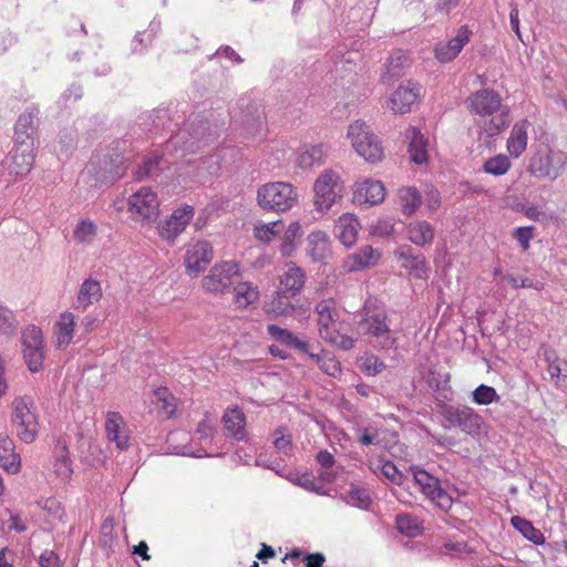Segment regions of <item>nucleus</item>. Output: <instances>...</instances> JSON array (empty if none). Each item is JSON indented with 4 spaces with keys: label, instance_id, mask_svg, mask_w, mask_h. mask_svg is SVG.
Listing matches in <instances>:
<instances>
[{
    "label": "nucleus",
    "instance_id": "obj_1",
    "mask_svg": "<svg viewBox=\"0 0 567 567\" xmlns=\"http://www.w3.org/2000/svg\"><path fill=\"white\" fill-rule=\"evenodd\" d=\"M315 312L318 317L319 334L324 341L342 350L354 347L355 339L344 332L342 313L336 299L320 300L315 306Z\"/></svg>",
    "mask_w": 567,
    "mask_h": 567
},
{
    "label": "nucleus",
    "instance_id": "obj_2",
    "mask_svg": "<svg viewBox=\"0 0 567 567\" xmlns=\"http://www.w3.org/2000/svg\"><path fill=\"white\" fill-rule=\"evenodd\" d=\"M471 113L480 116H491L501 110V114L491 118L484 130L488 136L498 135L509 123L508 107H502L501 95L492 89H482L472 93L467 99Z\"/></svg>",
    "mask_w": 567,
    "mask_h": 567
},
{
    "label": "nucleus",
    "instance_id": "obj_3",
    "mask_svg": "<svg viewBox=\"0 0 567 567\" xmlns=\"http://www.w3.org/2000/svg\"><path fill=\"white\" fill-rule=\"evenodd\" d=\"M362 319L359 322L363 333L373 338L382 349H392L396 346L398 338L389 324L388 313L384 308L368 300L362 309Z\"/></svg>",
    "mask_w": 567,
    "mask_h": 567
},
{
    "label": "nucleus",
    "instance_id": "obj_4",
    "mask_svg": "<svg viewBox=\"0 0 567 567\" xmlns=\"http://www.w3.org/2000/svg\"><path fill=\"white\" fill-rule=\"evenodd\" d=\"M297 188L288 182H270L257 190L258 205L270 212L286 213L298 203Z\"/></svg>",
    "mask_w": 567,
    "mask_h": 567
},
{
    "label": "nucleus",
    "instance_id": "obj_5",
    "mask_svg": "<svg viewBox=\"0 0 567 567\" xmlns=\"http://www.w3.org/2000/svg\"><path fill=\"white\" fill-rule=\"evenodd\" d=\"M344 184L339 173L324 169L313 183V206L320 214L328 213L342 198Z\"/></svg>",
    "mask_w": 567,
    "mask_h": 567
},
{
    "label": "nucleus",
    "instance_id": "obj_6",
    "mask_svg": "<svg viewBox=\"0 0 567 567\" xmlns=\"http://www.w3.org/2000/svg\"><path fill=\"white\" fill-rule=\"evenodd\" d=\"M12 423L17 435L24 443H32L39 434V414L31 396L16 398L12 402Z\"/></svg>",
    "mask_w": 567,
    "mask_h": 567
},
{
    "label": "nucleus",
    "instance_id": "obj_7",
    "mask_svg": "<svg viewBox=\"0 0 567 567\" xmlns=\"http://www.w3.org/2000/svg\"><path fill=\"white\" fill-rule=\"evenodd\" d=\"M216 430V416L206 411L195 429L194 439L187 445H184L179 453L198 458L219 456L220 453L216 452L213 444Z\"/></svg>",
    "mask_w": 567,
    "mask_h": 567
},
{
    "label": "nucleus",
    "instance_id": "obj_8",
    "mask_svg": "<svg viewBox=\"0 0 567 567\" xmlns=\"http://www.w3.org/2000/svg\"><path fill=\"white\" fill-rule=\"evenodd\" d=\"M348 137L358 155L367 162L377 163L383 157V147L371 127L363 121L357 120L349 125Z\"/></svg>",
    "mask_w": 567,
    "mask_h": 567
},
{
    "label": "nucleus",
    "instance_id": "obj_9",
    "mask_svg": "<svg viewBox=\"0 0 567 567\" xmlns=\"http://www.w3.org/2000/svg\"><path fill=\"white\" fill-rule=\"evenodd\" d=\"M34 159L35 147H31V144H13L12 150L1 163L2 175L8 177V184L27 176L33 167Z\"/></svg>",
    "mask_w": 567,
    "mask_h": 567
},
{
    "label": "nucleus",
    "instance_id": "obj_10",
    "mask_svg": "<svg viewBox=\"0 0 567 567\" xmlns=\"http://www.w3.org/2000/svg\"><path fill=\"white\" fill-rule=\"evenodd\" d=\"M240 279V269L237 262L223 261L213 266L208 275L203 278V289L209 293L221 295L228 292Z\"/></svg>",
    "mask_w": 567,
    "mask_h": 567
},
{
    "label": "nucleus",
    "instance_id": "obj_11",
    "mask_svg": "<svg viewBox=\"0 0 567 567\" xmlns=\"http://www.w3.org/2000/svg\"><path fill=\"white\" fill-rule=\"evenodd\" d=\"M567 165V155L561 151L548 150L536 153L529 162L528 172L538 178L555 181Z\"/></svg>",
    "mask_w": 567,
    "mask_h": 567
},
{
    "label": "nucleus",
    "instance_id": "obj_12",
    "mask_svg": "<svg viewBox=\"0 0 567 567\" xmlns=\"http://www.w3.org/2000/svg\"><path fill=\"white\" fill-rule=\"evenodd\" d=\"M22 353L28 369L35 373L43 369L44 340L42 330L34 326H27L21 333Z\"/></svg>",
    "mask_w": 567,
    "mask_h": 567
},
{
    "label": "nucleus",
    "instance_id": "obj_13",
    "mask_svg": "<svg viewBox=\"0 0 567 567\" xmlns=\"http://www.w3.org/2000/svg\"><path fill=\"white\" fill-rule=\"evenodd\" d=\"M128 212L135 220H155L159 213L157 194L150 187H141L130 196Z\"/></svg>",
    "mask_w": 567,
    "mask_h": 567
},
{
    "label": "nucleus",
    "instance_id": "obj_14",
    "mask_svg": "<svg viewBox=\"0 0 567 567\" xmlns=\"http://www.w3.org/2000/svg\"><path fill=\"white\" fill-rule=\"evenodd\" d=\"M413 482L435 506L443 511L451 508L453 499L449 493L441 487L436 477L424 470L417 468L413 471Z\"/></svg>",
    "mask_w": 567,
    "mask_h": 567
},
{
    "label": "nucleus",
    "instance_id": "obj_15",
    "mask_svg": "<svg viewBox=\"0 0 567 567\" xmlns=\"http://www.w3.org/2000/svg\"><path fill=\"white\" fill-rule=\"evenodd\" d=\"M213 247L207 240L190 241L185 248L184 265L189 276L196 277L213 260Z\"/></svg>",
    "mask_w": 567,
    "mask_h": 567
},
{
    "label": "nucleus",
    "instance_id": "obj_16",
    "mask_svg": "<svg viewBox=\"0 0 567 567\" xmlns=\"http://www.w3.org/2000/svg\"><path fill=\"white\" fill-rule=\"evenodd\" d=\"M194 217V207L182 205L174 209L172 215L159 226L158 235L163 240L173 244L175 239L186 229Z\"/></svg>",
    "mask_w": 567,
    "mask_h": 567
},
{
    "label": "nucleus",
    "instance_id": "obj_17",
    "mask_svg": "<svg viewBox=\"0 0 567 567\" xmlns=\"http://www.w3.org/2000/svg\"><path fill=\"white\" fill-rule=\"evenodd\" d=\"M105 435L111 443L115 444L118 451H127L131 441V430L117 411H107L104 423Z\"/></svg>",
    "mask_w": 567,
    "mask_h": 567
},
{
    "label": "nucleus",
    "instance_id": "obj_18",
    "mask_svg": "<svg viewBox=\"0 0 567 567\" xmlns=\"http://www.w3.org/2000/svg\"><path fill=\"white\" fill-rule=\"evenodd\" d=\"M400 267L414 279L425 280L429 277V266L424 255L416 254L409 245H402L394 251Z\"/></svg>",
    "mask_w": 567,
    "mask_h": 567
},
{
    "label": "nucleus",
    "instance_id": "obj_19",
    "mask_svg": "<svg viewBox=\"0 0 567 567\" xmlns=\"http://www.w3.org/2000/svg\"><path fill=\"white\" fill-rule=\"evenodd\" d=\"M39 110L34 106L28 107L17 120L14 125L13 144L24 145L31 144L35 147L38 131Z\"/></svg>",
    "mask_w": 567,
    "mask_h": 567
},
{
    "label": "nucleus",
    "instance_id": "obj_20",
    "mask_svg": "<svg viewBox=\"0 0 567 567\" xmlns=\"http://www.w3.org/2000/svg\"><path fill=\"white\" fill-rule=\"evenodd\" d=\"M445 420L467 434H476L481 430L482 417L468 406H449L444 411Z\"/></svg>",
    "mask_w": 567,
    "mask_h": 567
},
{
    "label": "nucleus",
    "instance_id": "obj_21",
    "mask_svg": "<svg viewBox=\"0 0 567 567\" xmlns=\"http://www.w3.org/2000/svg\"><path fill=\"white\" fill-rule=\"evenodd\" d=\"M421 86L412 81L401 84L390 96L388 106L396 114L411 111L413 104L420 99Z\"/></svg>",
    "mask_w": 567,
    "mask_h": 567
},
{
    "label": "nucleus",
    "instance_id": "obj_22",
    "mask_svg": "<svg viewBox=\"0 0 567 567\" xmlns=\"http://www.w3.org/2000/svg\"><path fill=\"white\" fill-rule=\"evenodd\" d=\"M306 278V272L301 267L292 261L287 262L278 278V293L296 297L302 291Z\"/></svg>",
    "mask_w": 567,
    "mask_h": 567
},
{
    "label": "nucleus",
    "instance_id": "obj_23",
    "mask_svg": "<svg viewBox=\"0 0 567 567\" xmlns=\"http://www.w3.org/2000/svg\"><path fill=\"white\" fill-rule=\"evenodd\" d=\"M472 31L467 25H462L454 38L446 43H437L434 49L435 58L442 62L447 63L453 61L462 51V49L470 42Z\"/></svg>",
    "mask_w": 567,
    "mask_h": 567
},
{
    "label": "nucleus",
    "instance_id": "obj_24",
    "mask_svg": "<svg viewBox=\"0 0 567 567\" xmlns=\"http://www.w3.org/2000/svg\"><path fill=\"white\" fill-rule=\"evenodd\" d=\"M75 324V316L71 311H63L59 315L53 326L54 343L58 349L64 350L72 343Z\"/></svg>",
    "mask_w": 567,
    "mask_h": 567
},
{
    "label": "nucleus",
    "instance_id": "obj_25",
    "mask_svg": "<svg viewBox=\"0 0 567 567\" xmlns=\"http://www.w3.org/2000/svg\"><path fill=\"white\" fill-rule=\"evenodd\" d=\"M353 197L359 204L377 205L383 202L385 188L382 182L368 178L357 183Z\"/></svg>",
    "mask_w": 567,
    "mask_h": 567
},
{
    "label": "nucleus",
    "instance_id": "obj_26",
    "mask_svg": "<svg viewBox=\"0 0 567 567\" xmlns=\"http://www.w3.org/2000/svg\"><path fill=\"white\" fill-rule=\"evenodd\" d=\"M188 123H185L183 128L169 137L165 144V153L177 152L181 150L185 152H195L199 147L200 133L195 130L193 133L188 132Z\"/></svg>",
    "mask_w": 567,
    "mask_h": 567
},
{
    "label": "nucleus",
    "instance_id": "obj_27",
    "mask_svg": "<svg viewBox=\"0 0 567 567\" xmlns=\"http://www.w3.org/2000/svg\"><path fill=\"white\" fill-rule=\"evenodd\" d=\"M529 126L530 123L526 118L519 120L513 125L506 142V148L511 157L518 158L526 151Z\"/></svg>",
    "mask_w": 567,
    "mask_h": 567
},
{
    "label": "nucleus",
    "instance_id": "obj_28",
    "mask_svg": "<svg viewBox=\"0 0 567 567\" xmlns=\"http://www.w3.org/2000/svg\"><path fill=\"white\" fill-rule=\"evenodd\" d=\"M221 420L228 434L236 441L247 439L246 415L241 409L236 405L227 408Z\"/></svg>",
    "mask_w": 567,
    "mask_h": 567
},
{
    "label": "nucleus",
    "instance_id": "obj_29",
    "mask_svg": "<svg viewBox=\"0 0 567 567\" xmlns=\"http://www.w3.org/2000/svg\"><path fill=\"white\" fill-rule=\"evenodd\" d=\"M360 223L355 215L347 213L341 215L334 225V234L347 247H351L358 238Z\"/></svg>",
    "mask_w": 567,
    "mask_h": 567
},
{
    "label": "nucleus",
    "instance_id": "obj_30",
    "mask_svg": "<svg viewBox=\"0 0 567 567\" xmlns=\"http://www.w3.org/2000/svg\"><path fill=\"white\" fill-rule=\"evenodd\" d=\"M103 296L100 281L86 278L80 286L76 295L75 309L85 311L90 306L99 302Z\"/></svg>",
    "mask_w": 567,
    "mask_h": 567
},
{
    "label": "nucleus",
    "instance_id": "obj_31",
    "mask_svg": "<svg viewBox=\"0 0 567 567\" xmlns=\"http://www.w3.org/2000/svg\"><path fill=\"white\" fill-rule=\"evenodd\" d=\"M405 136L410 141L409 143V156L410 159L415 164H424L427 162V140L424 135L414 126H410L405 131Z\"/></svg>",
    "mask_w": 567,
    "mask_h": 567
},
{
    "label": "nucleus",
    "instance_id": "obj_32",
    "mask_svg": "<svg viewBox=\"0 0 567 567\" xmlns=\"http://www.w3.org/2000/svg\"><path fill=\"white\" fill-rule=\"evenodd\" d=\"M410 59L405 51L395 50L386 59L384 71L381 74L383 83H392L401 76L402 70L409 65Z\"/></svg>",
    "mask_w": 567,
    "mask_h": 567
},
{
    "label": "nucleus",
    "instance_id": "obj_33",
    "mask_svg": "<svg viewBox=\"0 0 567 567\" xmlns=\"http://www.w3.org/2000/svg\"><path fill=\"white\" fill-rule=\"evenodd\" d=\"M307 251L313 261H322L330 255V241L322 230H313L307 237Z\"/></svg>",
    "mask_w": 567,
    "mask_h": 567
},
{
    "label": "nucleus",
    "instance_id": "obj_34",
    "mask_svg": "<svg viewBox=\"0 0 567 567\" xmlns=\"http://www.w3.org/2000/svg\"><path fill=\"white\" fill-rule=\"evenodd\" d=\"M380 257L379 251L365 245L348 257L347 265L350 271H358L377 265Z\"/></svg>",
    "mask_w": 567,
    "mask_h": 567
},
{
    "label": "nucleus",
    "instance_id": "obj_35",
    "mask_svg": "<svg viewBox=\"0 0 567 567\" xmlns=\"http://www.w3.org/2000/svg\"><path fill=\"white\" fill-rule=\"evenodd\" d=\"M234 302L238 308L246 309L259 300L260 292L257 286L240 279L233 287Z\"/></svg>",
    "mask_w": 567,
    "mask_h": 567
},
{
    "label": "nucleus",
    "instance_id": "obj_36",
    "mask_svg": "<svg viewBox=\"0 0 567 567\" xmlns=\"http://www.w3.org/2000/svg\"><path fill=\"white\" fill-rule=\"evenodd\" d=\"M53 473L63 482L69 481L73 473L68 447L60 442L56 444L53 452Z\"/></svg>",
    "mask_w": 567,
    "mask_h": 567
},
{
    "label": "nucleus",
    "instance_id": "obj_37",
    "mask_svg": "<svg viewBox=\"0 0 567 567\" xmlns=\"http://www.w3.org/2000/svg\"><path fill=\"white\" fill-rule=\"evenodd\" d=\"M0 466L9 473L20 470V456L16 453L13 441L7 435H0Z\"/></svg>",
    "mask_w": 567,
    "mask_h": 567
},
{
    "label": "nucleus",
    "instance_id": "obj_38",
    "mask_svg": "<svg viewBox=\"0 0 567 567\" xmlns=\"http://www.w3.org/2000/svg\"><path fill=\"white\" fill-rule=\"evenodd\" d=\"M406 234L408 238L419 247H424L434 239V228L425 220L410 223L406 226Z\"/></svg>",
    "mask_w": 567,
    "mask_h": 567
},
{
    "label": "nucleus",
    "instance_id": "obj_39",
    "mask_svg": "<svg viewBox=\"0 0 567 567\" xmlns=\"http://www.w3.org/2000/svg\"><path fill=\"white\" fill-rule=\"evenodd\" d=\"M324 155L322 145H306L297 153L296 164L302 169L320 166L324 161Z\"/></svg>",
    "mask_w": 567,
    "mask_h": 567
},
{
    "label": "nucleus",
    "instance_id": "obj_40",
    "mask_svg": "<svg viewBox=\"0 0 567 567\" xmlns=\"http://www.w3.org/2000/svg\"><path fill=\"white\" fill-rule=\"evenodd\" d=\"M154 404L162 415L171 419L177 411L178 399L166 386H161L154 390Z\"/></svg>",
    "mask_w": 567,
    "mask_h": 567
},
{
    "label": "nucleus",
    "instance_id": "obj_41",
    "mask_svg": "<svg viewBox=\"0 0 567 567\" xmlns=\"http://www.w3.org/2000/svg\"><path fill=\"white\" fill-rule=\"evenodd\" d=\"M267 332L274 340L278 341L279 343L308 353V343L300 340L291 331L280 328L276 324H269L267 327Z\"/></svg>",
    "mask_w": 567,
    "mask_h": 567
},
{
    "label": "nucleus",
    "instance_id": "obj_42",
    "mask_svg": "<svg viewBox=\"0 0 567 567\" xmlns=\"http://www.w3.org/2000/svg\"><path fill=\"white\" fill-rule=\"evenodd\" d=\"M395 526L400 534L406 537H416L423 533V522L409 513L399 514L395 517Z\"/></svg>",
    "mask_w": 567,
    "mask_h": 567
},
{
    "label": "nucleus",
    "instance_id": "obj_43",
    "mask_svg": "<svg viewBox=\"0 0 567 567\" xmlns=\"http://www.w3.org/2000/svg\"><path fill=\"white\" fill-rule=\"evenodd\" d=\"M399 204L405 216H412L422 203L420 192L415 187H402L398 193Z\"/></svg>",
    "mask_w": 567,
    "mask_h": 567
},
{
    "label": "nucleus",
    "instance_id": "obj_44",
    "mask_svg": "<svg viewBox=\"0 0 567 567\" xmlns=\"http://www.w3.org/2000/svg\"><path fill=\"white\" fill-rule=\"evenodd\" d=\"M291 298L293 297L278 293V289H276L272 299L265 305V311L275 317L290 316L295 312V306L290 301Z\"/></svg>",
    "mask_w": 567,
    "mask_h": 567
},
{
    "label": "nucleus",
    "instance_id": "obj_45",
    "mask_svg": "<svg viewBox=\"0 0 567 567\" xmlns=\"http://www.w3.org/2000/svg\"><path fill=\"white\" fill-rule=\"evenodd\" d=\"M513 527L518 530L526 539L530 540L535 545H542L545 543L544 534L524 517L513 516L511 518Z\"/></svg>",
    "mask_w": 567,
    "mask_h": 567
},
{
    "label": "nucleus",
    "instance_id": "obj_46",
    "mask_svg": "<svg viewBox=\"0 0 567 567\" xmlns=\"http://www.w3.org/2000/svg\"><path fill=\"white\" fill-rule=\"evenodd\" d=\"M302 235L299 221H292L285 230L279 250L282 257H290L296 249V240Z\"/></svg>",
    "mask_w": 567,
    "mask_h": 567
},
{
    "label": "nucleus",
    "instance_id": "obj_47",
    "mask_svg": "<svg viewBox=\"0 0 567 567\" xmlns=\"http://www.w3.org/2000/svg\"><path fill=\"white\" fill-rule=\"evenodd\" d=\"M284 229L282 220L268 224L259 223L254 227V235L257 240L268 244L272 241Z\"/></svg>",
    "mask_w": 567,
    "mask_h": 567
},
{
    "label": "nucleus",
    "instance_id": "obj_48",
    "mask_svg": "<svg viewBox=\"0 0 567 567\" xmlns=\"http://www.w3.org/2000/svg\"><path fill=\"white\" fill-rule=\"evenodd\" d=\"M512 167V163L508 156L498 154L487 158L483 164V172L493 176H503Z\"/></svg>",
    "mask_w": 567,
    "mask_h": 567
},
{
    "label": "nucleus",
    "instance_id": "obj_49",
    "mask_svg": "<svg viewBox=\"0 0 567 567\" xmlns=\"http://www.w3.org/2000/svg\"><path fill=\"white\" fill-rule=\"evenodd\" d=\"M245 131L248 140V143L255 144L261 142L266 137V123L261 113H258L252 122H245Z\"/></svg>",
    "mask_w": 567,
    "mask_h": 567
},
{
    "label": "nucleus",
    "instance_id": "obj_50",
    "mask_svg": "<svg viewBox=\"0 0 567 567\" xmlns=\"http://www.w3.org/2000/svg\"><path fill=\"white\" fill-rule=\"evenodd\" d=\"M309 357L318 363L319 368L328 375L337 378L341 374L340 362L330 353L322 352L321 354L309 353Z\"/></svg>",
    "mask_w": 567,
    "mask_h": 567
},
{
    "label": "nucleus",
    "instance_id": "obj_51",
    "mask_svg": "<svg viewBox=\"0 0 567 567\" xmlns=\"http://www.w3.org/2000/svg\"><path fill=\"white\" fill-rule=\"evenodd\" d=\"M163 156L157 153H152L143 159L142 164L138 165L135 172V178L142 181L144 178L153 176L159 166Z\"/></svg>",
    "mask_w": 567,
    "mask_h": 567
},
{
    "label": "nucleus",
    "instance_id": "obj_52",
    "mask_svg": "<svg viewBox=\"0 0 567 567\" xmlns=\"http://www.w3.org/2000/svg\"><path fill=\"white\" fill-rule=\"evenodd\" d=\"M18 330V321L11 309L0 301V333L13 336Z\"/></svg>",
    "mask_w": 567,
    "mask_h": 567
},
{
    "label": "nucleus",
    "instance_id": "obj_53",
    "mask_svg": "<svg viewBox=\"0 0 567 567\" xmlns=\"http://www.w3.org/2000/svg\"><path fill=\"white\" fill-rule=\"evenodd\" d=\"M97 227L91 220H81L74 228L73 235L76 241L90 244L96 236Z\"/></svg>",
    "mask_w": 567,
    "mask_h": 567
},
{
    "label": "nucleus",
    "instance_id": "obj_54",
    "mask_svg": "<svg viewBox=\"0 0 567 567\" xmlns=\"http://www.w3.org/2000/svg\"><path fill=\"white\" fill-rule=\"evenodd\" d=\"M499 395L493 386L481 384L473 391V401L480 405L497 402Z\"/></svg>",
    "mask_w": 567,
    "mask_h": 567
},
{
    "label": "nucleus",
    "instance_id": "obj_55",
    "mask_svg": "<svg viewBox=\"0 0 567 567\" xmlns=\"http://www.w3.org/2000/svg\"><path fill=\"white\" fill-rule=\"evenodd\" d=\"M233 154H234L233 148L221 147L215 154L210 155L206 161L207 169L209 171V173L218 174V172L223 167L221 162H224V165H226L227 164L226 156L229 155L231 157Z\"/></svg>",
    "mask_w": 567,
    "mask_h": 567
},
{
    "label": "nucleus",
    "instance_id": "obj_56",
    "mask_svg": "<svg viewBox=\"0 0 567 567\" xmlns=\"http://www.w3.org/2000/svg\"><path fill=\"white\" fill-rule=\"evenodd\" d=\"M360 370L369 377H374L385 369V363L377 355H367L361 359Z\"/></svg>",
    "mask_w": 567,
    "mask_h": 567
},
{
    "label": "nucleus",
    "instance_id": "obj_57",
    "mask_svg": "<svg viewBox=\"0 0 567 567\" xmlns=\"http://www.w3.org/2000/svg\"><path fill=\"white\" fill-rule=\"evenodd\" d=\"M39 506L45 511L51 519L61 522L65 515L64 508L55 497H47L38 502Z\"/></svg>",
    "mask_w": 567,
    "mask_h": 567
},
{
    "label": "nucleus",
    "instance_id": "obj_58",
    "mask_svg": "<svg viewBox=\"0 0 567 567\" xmlns=\"http://www.w3.org/2000/svg\"><path fill=\"white\" fill-rule=\"evenodd\" d=\"M274 446L285 455H289L292 451V440L290 434H286L285 427H278L274 431Z\"/></svg>",
    "mask_w": 567,
    "mask_h": 567
},
{
    "label": "nucleus",
    "instance_id": "obj_59",
    "mask_svg": "<svg viewBox=\"0 0 567 567\" xmlns=\"http://www.w3.org/2000/svg\"><path fill=\"white\" fill-rule=\"evenodd\" d=\"M348 502L359 508H368L371 504V497L367 489L354 486L349 492Z\"/></svg>",
    "mask_w": 567,
    "mask_h": 567
},
{
    "label": "nucleus",
    "instance_id": "obj_60",
    "mask_svg": "<svg viewBox=\"0 0 567 567\" xmlns=\"http://www.w3.org/2000/svg\"><path fill=\"white\" fill-rule=\"evenodd\" d=\"M425 381L427 385L435 391L444 390L450 382V374L441 373L435 369H430L425 377Z\"/></svg>",
    "mask_w": 567,
    "mask_h": 567
},
{
    "label": "nucleus",
    "instance_id": "obj_61",
    "mask_svg": "<svg viewBox=\"0 0 567 567\" xmlns=\"http://www.w3.org/2000/svg\"><path fill=\"white\" fill-rule=\"evenodd\" d=\"M535 227L534 226H522L517 227L513 237L518 241L523 251H527L530 247V240L534 237Z\"/></svg>",
    "mask_w": 567,
    "mask_h": 567
},
{
    "label": "nucleus",
    "instance_id": "obj_62",
    "mask_svg": "<svg viewBox=\"0 0 567 567\" xmlns=\"http://www.w3.org/2000/svg\"><path fill=\"white\" fill-rule=\"evenodd\" d=\"M380 471L382 475L389 478L392 483L401 484L403 474L396 468L395 464L391 461H385L381 464Z\"/></svg>",
    "mask_w": 567,
    "mask_h": 567
},
{
    "label": "nucleus",
    "instance_id": "obj_63",
    "mask_svg": "<svg viewBox=\"0 0 567 567\" xmlns=\"http://www.w3.org/2000/svg\"><path fill=\"white\" fill-rule=\"evenodd\" d=\"M517 210L524 214L528 219L534 221H542L544 213L542 209L532 203H523L517 206Z\"/></svg>",
    "mask_w": 567,
    "mask_h": 567
},
{
    "label": "nucleus",
    "instance_id": "obj_64",
    "mask_svg": "<svg viewBox=\"0 0 567 567\" xmlns=\"http://www.w3.org/2000/svg\"><path fill=\"white\" fill-rule=\"evenodd\" d=\"M39 565L41 567H60V559L53 550H44L39 557Z\"/></svg>",
    "mask_w": 567,
    "mask_h": 567
}]
</instances>
